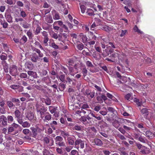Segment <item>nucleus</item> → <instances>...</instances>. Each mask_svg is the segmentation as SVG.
Masks as SVG:
<instances>
[{
	"mask_svg": "<svg viewBox=\"0 0 155 155\" xmlns=\"http://www.w3.org/2000/svg\"><path fill=\"white\" fill-rule=\"evenodd\" d=\"M20 77L21 78H26L27 77V75L26 73H21L20 75Z\"/></svg>",
	"mask_w": 155,
	"mask_h": 155,
	"instance_id": "de8ad7c7",
	"label": "nucleus"
},
{
	"mask_svg": "<svg viewBox=\"0 0 155 155\" xmlns=\"http://www.w3.org/2000/svg\"><path fill=\"white\" fill-rule=\"evenodd\" d=\"M51 46L54 48L58 49L59 48L58 46L56 45L55 43H52L51 44Z\"/></svg>",
	"mask_w": 155,
	"mask_h": 155,
	"instance_id": "4d7b16f0",
	"label": "nucleus"
},
{
	"mask_svg": "<svg viewBox=\"0 0 155 155\" xmlns=\"http://www.w3.org/2000/svg\"><path fill=\"white\" fill-rule=\"evenodd\" d=\"M0 123L5 127L7 125V118L4 115L0 116Z\"/></svg>",
	"mask_w": 155,
	"mask_h": 155,
	"instance_id": "20e7f679",
	"label": "nucleus"
},
{
	"mask_svg": "<svg viewBox=\"0 0 155 155\" xmlns=\"http://www.w3.org/2000/svg\"><path fill=\"white\" fill-rule=\"evenodd\" d=\"M106 95L107 97H108V98L112 99L114 101H117V100L110 93H107L106 94Z\"/></svg>",
	"mask_w": 155,
	"mask_h": 155,
	"instance_id": "393cba45",
	"label": "nucleus"
},
{
	"mask_svg": "<svg viewBox=\"0 0 155 155\" xmlns=\"http://www.w3.org/2000/svg\"><path fill=\"white\" fill-rule=\"evenodd\" d=\"M73 130H75L78 131L81 130H82L81 126L77 125H75L73 128Z\"/></svg>",
	"mask_w": 155,
	"mask_h": 155,
	"instance_id": "a878e982",
	"label": "nucleus"
},
{
	"mask_svg": "<svg viewBox=\"0 0 155 155\" xmlns=\"http://www.w3.org/2000/svg\"><path fill=\"white\" fill-rule=\"evenodd\" d=\"M43 155H48L50 154V152L47 149H45L43 151Z\"/></svg>",
	"mask_w": 155,
	"mask_h": 155,
	"instance_id": "a19ab883",
	"label": "nucleus"
},
{
	"mask_svg": "<svg viewBox=\"0 0 155 155\" xmlns=\"http://www.w3.org/2000/svg\"><path fill=\"white\" fill-rule=\"evenodd\" d=\"M101 109V106L100 105H97L94 107V110L97 112L98 111Z\"/></svg>",
	"mask_w": 155,
	"mask_h": 155,
	"instance_id": "c03bdc74",
	"label": "nucleus"
},
{
	"mask_svg": "<svg viewBox=\"0 0 155 155\" xmlns=\"http://www.w3.org/2000/svg\"><path fill=\"white\" fill-rule=\"evenodd\" d=\"M38 58V56L35 53L33 54L31 57V60L32 61L35 62H37Z\"/></svg>",
	"mask_w": 155,
	"mask_h": 155,
	"instance_id": "4468645a",
	"label": "nucleus"
},
{
	"mask_svg": "<svg viewBox=\"0 0 155 155\" xmlns=\"http://www.w3.org/2000/svg\"><path fill=\"white\" fill-rule=\"evenodd\" d=\"M7 54L4 52H2V54L0 56V58L2 61H5L7 58Z\"/></svg>",
	"mask_w": 155,
	"mask_h": 155,
	"instance_id": "ddd939ff",
	"label": "nucleus"
},
{
	"mask_svg": "<svg viewBox=\"0 0 155 155\" xmlns=\"http://www.w3.org/2000/svg\"><path fill=\"white\" fill-rule=\"evenodd\" d=\"M11 88L14 89H17L19 87V85L16 84H13L11 86Z\"/></svg>",
	"mask_w": 155,
	"mask_h": 155,
	"instance_id": "3c124183",
	"label": "nucleus"
},
{
	"mask_svg": "<svg viewBox=\"0 0 155 155\" xmlns=\"http://www.w3.org/2000/svg\"><path fill=\"white\" fill-rule=\"evenodd\" d=\"M134 101L137 104L138 106H141L142 104L141 102L137 98H135Z\"/></svg>",
	"mask_w": 155,
	"mask_h": 155,
	"instance_id": "58836bf2",
	"label": "nucleus"
},
{
	"mask_svg": "<svg viewBox=\"0 0 155 155\" xmlns=\"http://www.w3.org/2000/svg\"><path fill=\"white\" fill-rule=\"evenodd\" d=\"M6 18L7 21L10 23L13 22L12 18L10 14H8L6 16Z\"/></svg>",
	"mask_w": 155,
	"mask_h": 155,
	"instance_id": "dca6fc26",
	"label": "nucleus"
},
{
	"mask_svg": "<svg viewBox=\"0 0 155 155\" xmlns=\"http://www.w3.org/2000/svg\"><path fill=\"white\" fill-rule=\"evenodd\" d=\"M141 112L143 114H146L148 115L149 111L147 108H143L141 110Z\"/></svg>",
	"mask_w": 155,
	"mask_h": 155,
	"instance_id": "7c9ffc66",
	"label": "nucleus"
},
{
	"mask_svg": "<svg viewBox=\"0 0 155 155\" xmlns=\"http://www.w3.org/2000/svg\"><path fill=\"white\" fill-rule=\"evenodd\" d=\"M27 35L28 36L29 38L30 39H31L32 38L33 36H32V34L31 31H28L27 32Z\"/></svg>",
	"mask_w": 155,
	"mask_h": 155,
	"instance_id": "37998d69",
	"label": "nucleus"
},
{
	"mask_svg": "<svg viewBox=\"0 0 155 155\" xmlns=\"http://www.w3.org/2000/svg\"><path fill=\"white\" fill-rule=\"evenodd\" d=\"M45 102L46 105H49L51 104V100L50 98L47 97L45 100Z\"/></svg>",
	"mask_w": 155,
	"mask_h": 155,
	"instance_id": "bb28decb",
	"label": "nucleus"
},
{
	"mask_svg": "<svg viewBox=\"0 0 155 155\" xmlns=\"http://www.w3.org/2000/svg\"><path fill=\"white\" fill-rule=\"evenodd\" d=\"M101 29L107 32H109V30L108 29V27L106 25L103 27Z\"/></svg>",
	"mask_w": 155,
	"mask_h": 155,
	"instance_id": "13d9d810",
	"label": "nucleus"
},
{
	"mask_svg": "<svg viewBox=\"0 0 155 155\" xmlns=\"http://www.w3.org/2000/svg\"><path fill=\"white\" fill-rule=\"evenodd\" d=\"M56 144H58L60 147H65V143L64 142H60L56 143Z\"/></svg>",
	"mask_w": 155,
	"mask_h": 155,
	"instance_id": "c9c22d12",
	"label": "nucleus"
},
{
	"mask_svg": "<svg viewBox=\"0 0 155 155\" xmlns=\"http://www.w3.org/2000/svg\"><path fill=\"white\" fill-rule=\"evenodd\" d=\"M103 108L105 110H106L107 109L108 111L110 112L111 113H112L115 115H116V114L117 113V111L114 108L111 107H107V108L104 107H103Z\"/></svg>",
	"mask_w": 155,
	"mask_h": 155,
	"instance_id": "9b49d317",
	"label": "nucleus"
},
{
	"mask_svg": "<svg viewBox=\"0 0 155 155\" xmlns=\"http://www.w3.org/2000/svg\"><path fill=\"white\" fill-rule=\"evenodd\" d=\"M86 65L88 67H92L93 66V65L91 62L89 61H87L86 63Z\"/></svg>",
	"mask_w": 155,
	"mask_h": 155,
	"instance_id": "e2e57ef3",
	"label": "nucleus"
},
{
	"mask_svg": "<svg viewBox=\"0 0 155 155\" xmlns=\"http://www.w3.org/2000/svg\"><path fill=\"white\" fill-rule=\"evenodd\" d=\"M65 75L64 74L61 75L59 77V79L62 82H63L64 80Z\"/></svg>",
	"mask_w": 155,
	"mask_h": 155,
	"instance_id": "864d4df0",
	"label": "nucleus"
},
{
	"mask_svg": "<svg viewBox=\"0 0 155 155\" xmlns=\"http://www.w3.org/2000/svg\"><path fill=\"white\" fill-rule=\"evenodd\" d=\"M12 101H7V105L10 108H12L13 107H15V105L12 103Z\"/></svg>",
	"mask_w": 155,
	"mask_h": 155,
	"instance_id": "c756f323",
	"label": "nucleus"
},
{
	"mask_svg": "<svg viewBox=\"0 0 155 155\" xmlns=\"http://www.w3.org/2000/svg\"><path fill=\"white\" fill-rule=\"evenodd\" d=\"M21 121L20 122L19 121L18 123L22 125L23 127H29L30 126V124L27 121H25L23 122V119H21Z\"/></svg>",
	"mask_w": 155,
	"mask_h": 155,
	"instance_id": "6e6552de",
	"label": "nucleus"
},
{
	"mask_svg": "<svg viewBox=\"0 0 155 155\" xmlns=\"http://www.w3.org/2000/svg\"><path fill=\"white\" fill-rule=\"evenodd\" d=\"M54 12L55 13L54 16H53V18L54 19L58 20L60 19V16L58 12H56V11L54 10Z\"/></svg>",
	"mask_w": 155,
	"mask_h": 155,
	"instance_id": "c85d7f7f",
	"label": "nucleus"
},
{
	"mask_svg": "<svg viewBox=\"0 0 155 155\" xmlns=\"http://www.w3.org/2000/svg\"><path fill=\"white\" fill-rule=\"evenodd\" d=\"M49 109L50 112L52 114L55 113L56 109L55 108H53L52 106H49Z\"/></svg>",
	"mask_w": 155,
	"mask_h": 155,
	"instance_id": "f704fd0d",
	"label": "nucleus"
},
{
	"mask_svg": "<svg viewBox=\"0 0 155 155\" xmlns=\"http://www.w3.org/2000/svg\"><path fill=\"white\" fill-rule=\"evenodd\" d=\"M9 73L12 76H16L18 74L17 67L14 65H12L9 68Z\"/></svg>",
	"mask_w": 155,
	"mask_h": 155,
	"instance_id": "f257e3e1",
	"label": "nucleus"
},
{
	"mask_svg": "<svg viewBox=\"0 0 155 155\" xmlns=\"http://www.w3.org/2000/svg\"><path fill=\"white\" fill-rule=\"evenodd\" d=\"M61 134H62V136L64 138L65 137H68L69 136V134L68 132H65L63 131H61Z\"/></svg>",
	"mask_w": 155,
	"mask_h": 155,
	"instance_id": "72a5a7b5",
	"label": "nucleus"
},
{
	"mask_svg": "<svg viewBox=\"0 0 155 155\" xmlns=\"http://www.w3.org/2000/svg\"><path fill=\"white\" fill-rule=\"evenodd\" d=\"M94 143L96 145L99 146H101L103 144L102 141L99 139H95L94 140Z\"/></svg>",
	"mask_w": 155,
	"mask_h": 155,
	"instance_id": "f8f14e48",
	"label": "nucleus"
},
{
	"mask_svg": "<svg viewBox=\"0 0 155 155\" xmlns=\"http://www.w3.org/2000/svg\"><path fill=\"white\" fill-rule=\"evenodd\" d=\"M29 24L27 22H25L22 25V27L24 28H29Z\"/></svg>",
	"mask_w": 155,
	"mask_h": 155,
	"instance_id": "a18cd8bd",
	"label": "nucleus"
},
{
	"mask_svg": "<svg viewBox=\"0 0 155 155\" xmlns=\"http://www.w3.org/2000/svg\"><path fill=\"white\" fill-rule=\"evenodd\" d=\"M145 135L148 137H150L152 134V133L150 131H147L145 133Z\"/></svg>",
	"mask_w": 155,
	"mask_h": 155,
	"instance_id": "6e6d98bb",
	"label": "nucleus"
},
{
	"mask_svg": "<svg viewBox=\"0 0 155 155\" xmlns=\"http://www.w3.org/2000/svg\"><path fill=\"white\" fill-rule=\"evenodd\" d=\"M26 117L28 119L31 121L33 120L34 118V114L32 113H29Z\"/></svg>",
	"mask_w": 155,
	"mask_h": 155,
	"instance_id": "f3484780",
	"label": "nucleus"
},
{
	"mask_svg": "<svg viewBox=\"0 0 155 155\" xmlns=\"http://www.w3.org/2000/svg\"><path fill=\"white\" fill-rule=\"evenodd\" d=\"M86 13L90 16L94 15V13L93 10L91 9H88Z\"/></svg>",
	"mask_w": 155,
	"mask_h": 155,
	"instance_id": "412c9836",
	"label": "nucleus"
},
{
	"mask_svg": "<svg viewBox=\"0 0 155 155\" xmlns=\"http://www.w3.org/2000/svg\"><path fill=\"white\" fill-rule=\"evenodd\" d=\"M131 94H127L125 96V98L129 101H130V100L131 99Z\"/></svg>",
	"mask_w": 155,
	"mask_h": 155,
	"instance_id": "09e8293b",
	"label": "nucleus"
},
{
	"mask_svg": "<svg viewBox=\"0 0 155 155\" xmlns=\"http://www.w3.org/2000/svg\"><path fill=\"white\" fill-rule=\"evenodd\" d=\"M5 2L9 5L13 4V2L12 0H7Z\"/></svg>",
	"mask_w": 155,
	"mask_h": 155,
	"instance_id": "0e129e2a",
	"label": "nucleus"
},
{
	"mask_svg": "<svg viewBox=\"0 0 155 155\" xmlns=\"http://www.w3.org/2000/svg\"><path fill=\"white\" fill-rule=\"evenodd\" d=\"M101 96L102 99H103L104 101H105V103H107V102H110V103H111L110 102L111 101L110 100L107 99L105 95H102Z\"/></svg>",
	"mask_w": 155,
	"mask_h": 155,
	"instance_id": "5701e85b",
	"label": "nucleus"
},
{
	"mask_svg": "<svg viewBox=\"0 0 155 155\" xmlns=\"http://www.w3.org/2000/svg\"><path fill=\"white\" fill-rule=\"evenodd\" d=\"M97 99L99 103L103 102V101L101 96H98L97 97Z\"/></svg>",
	"mask_w": 155,
	"mask_h": 155,
	"instance_id": "5fc2aeb1",
	"label": "nucleus"
},
{
	"mask_svg": "<svg viewBox=\"0 0 155 155\" xmlns=\"http://www.w3.org/2000/svg\"><path fill=\"white\" fill-rule=\"evenodd\" d=\"M145 62L147 64H150L151 62V60L150 58H147L146 59H145Z\"/></svg>",
	"mask_w": 155,
	"mask_h": 155,
	"instance_id": "603ef678",
	"label": "nucleus"
},
{
	"mask_svg": "<svg viewBox=\"0 0 155 155\" xmlns=\"http://www.w3.org/2000/svg\"><path fill=\"white\" fill-rule=\"evenodd\" d=\"M30 129L31 131L32 136L33 137H35L38 134V127H31Z\"/></svg>",
	"mask_w": 155,
	"mask_h": 155,
	"instance_id": "423d86ee",
	"label": "nucleus"
},
{
	"mask_svg": "<svg viewBox=\"0 0 155 155\" xmlns=\"http://www.w3.org/2000/svg\"><path fill=\"white\" fill-rule=\"evenodd\" d=\"M44 141L46 144H48L49 143L50 140L48 137H45L43 138Z\"/></svg>",
	"mask_w": 155,
	"mask_h": 155,
	"instance_id": "e433bc0d",
	"label": "nucleus"
},
{
	"mask_svg": "<svg viewBox=\"0 0 155 155\" xmlns=\"http://www.w3.org/2000/svg\"><path fill=\"white\" fill-rule=\"evenodd\" d=\"M1 64L3 66V68L5 72L6 73H8L9 71L8 64L6 62V61H2Z\"/></svg>",
	"mask_w": 155,
	"mask_h": 155,
	"instance_id": "0eeeda50",
	"label": "nucleus"
},
{
	"mask_svg": "<svg viewBox=\"0 0 155 155\" xmlns=\"http://www.w3.org/2000/svg\"><path fill=\"white\" fill-rule=\"evenodd\" d=\"M140 150V152L143 154H148L150 153V150H147V147L144 146H143Z\"/></svg>",
	"mask_w": 155,
	"mask_h": 155,
	"instance_id": "9d476101",
	"label": "nucleus"
},
{
	"mask_svg": "<svg viewBox=\"0 0 155 155\" xmlns=\"http://www.w3.org/2000/svg\"><path fill=\"white\" fill-rule=\"evenodd\" d=\"M86 119L87 120V121L86 124H91L92 123V118L89 117L88 115L86 116Z\"/></svg>",
	"mask_w": 155,
	"mask_h": 155,
	"instance_id": "2f4dec72",
	"label": "nucleus"
},
{
	"mask_svg": "<svg viewBox=\"0 0 155 155\" xmlns=\"http://www.w3.org/2000/svg\"><path fill=\"white\" fill-rule=\"evenodd\" d=\"M24 43H25L27 41V38L25 35H23L21 40Z\"/></svg>",
	"mask_w": 155,
	"mask_h": 155,
	"instance_id": "79ce46f5",
	"label": "nucleus"
},
{
	"mask_svg": "<svg viewBox=\"0 0 155 155\" xmlns=\"http://www.w3.org/2000/svg\"><path fill=\"white\" fill-rule=\"evenodd\" d=\"M36 111L38 112H40L42 111H47V109L44 106L40 105L38 104H36Z\"/></svg>",
	"mask_w": 155,
	"mask_h": 155,
	"instance_id": "39448f33",
	"label": "nucleus"
},
{
	"mask_svg": "<svg viewBox=\"0 0 155 155\" xmlns=\"http://www.w3.org/2000/svg\"><path fill=\"white\" fill-rule=\"evenodd\" d=\"M15 118L17 119V120L18 122L21 121V119H23V116L21 115V112L18 110H17L14 112Z\"/></svg>",
	"mask_w": 155,
	"mask_h": 155,
	"instance_id": "f03ea898",
	"label": "nucleus"
},
{
	"mask_svg": "<svg viewBox=\"0 0 155 155\" xmlns=\"http://www.w3.org/2000/svg\"><path fill=\"white\" fill-rule=\"evenodd\" d=\"M81 140H82L80 139H77L75 140V142L74 145L75 147L77 149L79 148L78 145L80 144V143H81Z\"/></svg>",
	"mask_w": 155,
	"mask_h": 155,
	"instance_id": "aec40b11",
	"label": "nucleus"
},
{
	"mask_svg": "<svg viewBox=\"0 0 155 155\" xmlns=\"http://www.w3.org/2000/svg\"><path fill=\"white\" fill-rule=\"evenodd\" d=\"M82 39L83 42L84 43H85L87 42V38L86 35H83L82 36Z\"/></svg>",
	"mask_w": 155,
	"mask_h": 155,
	"instance_id": "49530a36",
	"label": "nucleus"
},
{
	"mask_svg": "<svg viewBox=\"0 0 155 155\" xmlns=\"http://www.w3.org/2000/svg\"><path fill=\"white\" fill-rule=\"evenodd\" d=\"M26 66L27 68L29 70H31L33 68V66L31 62H28L26 64Z\"/></svg>",
	"mask_w": 155,
	"mask_h": 155,
	"instance_id": "6ab92c4d",
	"label": "nucleus"
},
{
	"mask_svg": "<svg viewBox=\"0 0 155 155\" xmlns=\"http://www.w3.org/2000/svg\"><path fill=\"white\" fill-rule=\"evenodd\" d=\"M20 15L23 18L25 17L26 16V14L23 11H21L20 12Z\"/></svg>",
	"mask_w": 155,
	"mask_h": 155,
	"instance_id": "680f3d73",
	"label": "nucleus"
},
{
	"mask_svg": "<svg viewBox=\"0 0 155 155\" xmlns=\"http://www.w3.org/2000/svg\"><path fill=\"white\" fill-rule=\"evenodd\" d=\"M46 21L48 23H51L53 22L52 17L51 15H49L47 16V17L46 19Z\"/></svg>",
	"mask_w": 155,
	"mask_h": 155,
	"instance_id": "4be33fe9",
	"label": "nucleus"
},
{
	"mask_svg": "<svg viewBox=\"0 0 155 155\" xmlns=\"http://www.w3.org/2000/svg\"><path fill=\"white\" fill-rule=\"evenodd\" d=\"M80 7L82 13H84L86 9L85 6L84 5H80Z\"/></svg>",
	"mask_w": 155,
	"mask_h": 155,
	"instance_id": "4c0bfd02",
	"label": "nucleus"
},
{
	"mask_svg": "<svg viewBox=\"0 0 155 155\" xmlns=\"http://www.w3.org/2000/svg\"><path fill=\"white\" fill-rule=\"evenodd\" d=\"M41 33L42 34L43 36L44 37V43L47 44V43L49 40V38L48 37V34L45 31H43Z\"/></svg>",
	"mask_w": 155,
	"mask_h": 155,
	"instance_id": "1a4fd4ad",
	"label": "nucleus"
},
{
	"mask_svg": "<svg viewBox=\"0 0 155 155\" xmlns=\"http://www.w3.org/2000/svg\"><path fill=\"white\" fill-rule=\"evenodd\" d=\"M77 46L78 49L79 50H81L83 49L84 45L82 43H81L78 44Z\"/></svg>",
	"mask_w": 155,
	"mask_h": 155,
	"instance_id": "ea45409f",
	"label": "nucleus"
},
{
	"mask_svg": "<svg viewBox=\"0 0 155 155\" xmlns=\"http://www.w3.org/2000/svg\"><path fill=\"white\" fill-rule=\"evenodd\" d=\"M7 119L8 122H12L13 120V117L11 116H8Z\"/></svg>",
	"mask_w": 155,
	"mask_h": 155,
	"instance_id": "bf43d9fd",
	"label": "nucleus"
},
{
	"mask_svg": "<svg viewBox=\"0 0 155 155\" xmlns=\"http://www.w3.org/2000/svg\"><path fill=\"white\" fill-rule=\"evenodd\" d=\"M55 141L56 143L58 142H61L63 140V138L60 136H57L55 138Z\"/></svg>",
	"mask_w": 155,
	"mask_h": 155,
	"instance_id": "cd10ccee",
	"label": "nucleus"
},
{
	"mask_svg": "<svg viewBox=\"0 0 155 155\" xmlns=\"http://www.w3.org/2000/svg\"><path fill=\"white\" fill-rule=\"evenodd\" d=\"M51 115L48 112H46L45 116V118L43 119L44 121H45V120H49L51 119Z\"/></svg>",
	"mask_w": 155,
	"mask_h": 155,
	"instance_id": "2eb2a0df",
	"label": "nucleus"
},
{
	"mask_svg": "<svg viewBox=\"0 0 155 155\" xmlns=\"http://www.w3.org/2000/svg\"><path fill=\"white\" fill-rule=\"evenodd\" d=\"M94 94L95 92L94 91H91L89 89L86 90L85 93V95H87V97L89 99L93 98L94 96Z\"/></svg>",
	"mask_w": 155,
	"mask_h": 155,
	"instance_id": "7ed1b4c3",
	"label": "nucleus"
},
{
	"mask_svg": "<svg viewBox=\"0 0 155 155\" xmlns=\"http://www.w3.org/2000/svg\"><path fill=\"white\" fill-rule=\"evenodd\" d=\"M73 139V138L71 137L68 138L67 140L69 144L73 145L74 144V142Z\"/></svg>",
	"mask_w": 155,
	"mask_h": 155,
	"instance_id": "a211bd4d",
	"label": "nucleus"
},
{
	"mask_svg": "<svg viewBox=\"0 0 155 155\" xmlns=\"http://www.w3.org/2000/svg\"><path fill=\"white\" fill-rule=\"evenodd\" d=\"M17 4L18 6L20 7H23L24 5L23 3L22 2L20 1L17 2Z\"/></svg>",
	"mask_w": 155,
	"mask_h": 155,
	"instance_id": "052dcab7",
	"label": "nucleus"
},
{
	"mask_svg": "<svg viewBox=\"0 0 155 155\" xmlns=\"http://www.w3.org/2000/svg\"><path fill=\"white\" fill-rule=\"evenodd\" d=\"M34 50L38 54L39 56L41 58L43 57V54L40 51L39 49L36 48H35Z\"/></svg>",
	"mask_w": 155,
	"mask_h": 155,
	"instance_id": "b1692460",
	"label": "nucleus"
},
{
	"mask_svg": "<svg viewBox=\"0 0 155 155\" xmlns=\"http://www.w3.org/2000/svg\"><path fill=\"white\" fill-rule=\"evenodd\" d=\"M30 130L27 129H24L23 130V132L25 134H27L29 133Z\"/></svg>",
	"mask_w": 155,
	"mask_h": 155,
	"instance_id": "69168bd1",
	"label": "nucleus"
},
{
	"mask_svg": "<svg viewBox=\"0 0 155 155\" xmlns=\"http://www.w3.org/2000/svg\"><path fill=\"white\" fill-rule=\"evenodd\" d=\"M82 73L84 77H85L87 74V71L85 68H84L82 70Z\"/></svg>",
	"mask_w": 155,
	"mask_h": 155,
	"instance_id": "473e14b6",
	"label": "nucleus"
},
{
	"mask_svg": "<svg viewBox=\"0 0 155 155\" xmlns=\"http://www.w3.org/2000/svg\"><path fill=\"white\" fill-rule=\"evenodd\" d=\"M81 120L83 122H85L86 123L87 121V120L86 116H82L81 118Z\"/></svg>",
	"mask_w": 155,
	"mask_h": 155,
	"instance_id": "8fccbe9b",
	"label": "nucleus"
},
{
	"mask_svg": "<svg viewBox=\"0 0 155 155\" xmlns=\"http://www.w3.org/2000/svg\"><path fill=\"white\" fill-rule=\"evenodd\" d=\"M41 29L39 26H38L36 30V34H38L40 32V31Z\"/></svg>",
	"mask_w": 155,
	"mask_h": 155,
	"instance_id": "338daca9",
	"label": "nucleus"
},
{
	"mask_svg": "<svg viewBox=\"0 0 155 155\" xmlns=\"http://www.w3.org/2000/svg\"><path fill=\"white\" fill-rule=\"evenodd\" d=\"M12 126H13L14 127V128H18L20 127V126L18 124H16L15 123L13 124H12Z\"/></svg>",
	"mask_w": 155,
	"mask_h": 155,
	"instance_id": "774afa93",
	"label": "nucleus"
}]
</instances>
